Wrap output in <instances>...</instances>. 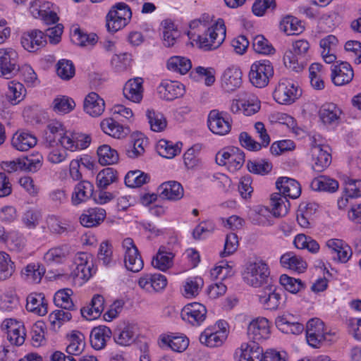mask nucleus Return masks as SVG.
I'll return each instance as SVG.
<instances>
[{
	"label": "nucleus",
	"instance_id": "cd10ccee",
	"mask_svg": "<svg viewBox=\"0 0 361 361\" xmlns=\"http://www.w3.org/2000/svg\"><path fill=\"white\" fill-rule=\"evenodd\" d=\"M276 188L283 197L296 199L301 193L300 183L294 179L287 177H280L276 182Z\"/></svg>",
	"mask_w": 361,
	"mask_h": 361
},
{
	"label": "nucleus",
	"instance_id": "a211bd4d",
	"mask_svg": "<svg viewBox=\"0 0 361 361\" xmlns=\"http://www.w3.org/2000/svg\"><path fill=\"white\" fill-rule=\"evenodd\" d=\"M207 309L199 302L186 305L181 311V318L192 324L200 326L206 319Z\"/></svg>",
	"mask_w": 361,
	"mask_h": 361
},
{
	"label": "nucleus",
	"instance_id": "ea45409f",
	"mask_svg": "<svg viewBox=\"0 0 361 361\" xmlns=\"http://www.w3.org/2000/svg\"><path fill=\"white\" fill-rule=\"evenodd\" d=\"M341 110L334 103L324 104L319 111V116L324 124H334L338 121Z\"/></svg>",
	"mask_w": 361,
	"mask_h": 361
},
{
	"label": "nucleus",
	"instance_id": "0e129e2a",
	"mask_svg": "<svg viewBox=\"0 0 361 361\" xmlns=\"http://www.w3.org/2000/svg\"><path fill=\"white\" fill-rule=\"evenodd\" d=\"M158 150L161 156L167 159H171L180 152V148L178 144L166 140H161L159 142Z\"/></svg>",
	"mask_w": 361,
	"mask_h": 361
},
{
	"label": "nucleus",
	"instance_id": "473e14b6",
	"mask_svg": "<svg viewBox=\"0 0 361 361\" xmlns=\"http://www.w3.org/2000/svg\"><path fill=\"white\" fill-rule=\"evenodd\" d=\"M112 336V331L110 328L106 326H99L92 329L90 333V343L95 350H102L106 345L108 340Z\"/></svg>",
	"mask_w": 361,
	"mask_h": 361
},
{
	"label": "nucleus",
	"instance_id": "de8ad7c7",
	"mask_svg": "<svg viewBox=\"0 0 361 361\" xmlns=\"http://www.w3.org/2000/svg\"><path fill=\"white\" fill-rule=\"evenodd\" d=\"M163 27V42L166 47H170L175 44L180 35L178 30L175 27L171 20H164L161 22Z\"/></svg>",
	"mask_w": 361,
	"mask_h": 361
},
{
	"label": "nucleus",
	"instance_id": "39448f33",
	"mask_svg": "<svg viewBox=\"0 0 361 361\" xmlns=\"http://www.w3.org/2000/svg\"><path fill=\"white\" fill-rule=\"evenodd\" d=\"M243 280L247 285L255 288L268 285L271 280L268 265L262 261L249 263L243 273Z\"/></svg>",
	"mask_w": 361,
	"mask_h": 361
},
{
	"label": "nucleus",
	"instance_id": "f704fd0d",
	"mask_svg": "<svg viewBox=\"0 0 361 361\" xmlns=\"http://www.w3.org/2000/svg\"><path fill=\"white\" fill-rule=\"evenodd\" d=\"M161 343L169 347L173 351L182 353L189 345L188 338L183 334H171L161 338Z\"/></svg>",
	"mask_w": 361,
	"mask_h": 361
},
{
	"label": "nucleus",
	"instance_id": "338daca9",
	"mask_svg": "<svg viewBox=\"0 0 361 361\" xmlns=\"http://www.w3.org/2000/svg\"><path fill=\"white\" fill-rule=\"evenodd\" d=\"M279 282L284 288L292 293H296L305 288V284L300 279L282 274L280 276Z\"/></svg>",
	"mask_w": 361,
	"mask_h": 361
},
{
	"label": "nucleus",
	"instance_id": "052dcab7",
	"mask_svg": "<svg viewBox=\"0 0 361 361\" xmlns=\"http://www.w3.org/2000/svg\"><path fill=\"white\" fill-rule=\"evenodd\" d=\"M75 106L73 99L67 96H59L53 101V109L59 114H68Z\"/></svg>",
	"mask_w": 361,
	"mask_h": 361
},
{
	"label": "nucleus",
	"instance_id": "9b49d317",
	"mask_svg": "<svg viewBox=\"0 0 361 361\" xmlns=\"http://www.w3.org/2000/svg\"><path fill=\"white\" fill-rule=\"evenodd\" d=\"M58 140L62 148L71 152L87 149L92 141L90 135L87 134L70 130H66Z\"/></svg>",
	"mask_w": 361,
	"mask_h": 361
},
{
	"label": "nucleus",
	"instance_id": "3c124183",
	"mask_svg": "<svg viewBox=\"0 0 361 361\" xmlns=\"http://www.w3.org/2000/svg\"><path fill=\"white\" fill-rule=\"evenodd\" d=\"M16 266L8 254L0 251V281L11 277L15 272Z\"/></svg>",
	"mask_w": 361,
	"mask_h": 361
},
{
	"label": "nucleus",
	"instance_id": "6e6552de",
	"mask_svg": "<svg viewBox=\"0 0 361 361\" xmlns=\"http://www.w3.org/2000/svg\"><path fill=\"white\" fill-rule=\"evenodd\" d=\"M225 321H218L216 324L206 328L200 336V342L209 348L221 346L228 336Z\"/></svg>",
	"mask_w": 361,
	"mask_h": 361
},
{
	"label": "nucleus",
	"instance_id": "6e6d98bb",
	"mask_svg": "<svg viewBox=\"0 0 361 361\" xmlns=\"http://www.w3.org/2000/svg\"><path fill=\"white\" fill-rule=\"evenodd\" d=\"M42 219L40 211L36 208H30L25 210L21 217L23 226L27 229H35Z\"/></svg>",
	"mask_w": 361,
	"mask_h": 361
},
{
	"label": "nucleus",
	"instance_id": "2f4dec72",
	"mask_svg": "<svg viewBox=\"0 0 361 361\" xmlns=\"http://www.w3.org/2000/svg\"><path fill=\"white\" fill-rule=\"evenodd\" d=\"M94 185L87 180H82L74 188L71 196L73 205H78L87 201L92 195Z\"/></svg>",
	"mask_w": 361,
	"mask_h": 361
},
{
	"label": "nucleus",
	"instance_id": "8fccbe9b",
	"mask_svg": "<svg viewBox=\"0 0 361 361\" xmlns=\"http://www.w3.org/2000/svg\"><path fill=\"white\" fill-rule=\"evenodd\" d=\"M99 162L102 165H111L118 162V154L117 151L108 145H103L97 149Z\"/></svg>",
	"mask_w": 361,
	"mask_h": 361
},
{
	"label": "nucleus",
	"instance_id": "7c9ffc66",
	"mask_svg": "<svg viewBox=\"0 0 361 361\" xmlns=\"http://www.w3.org/2000/svg\"><path fill=\"white\" fill-rule=\"evenodd\" d=\"M143 80L135 78L128 80L124 85L123 92L124 97L135 103H140L143 97Z\"/></svg>",
	"mask_w": 361,
	"mask_h": 361
},
{
	"label": "nucleus",
	"instance_id": "69168bd1",
	"mask_svg": "<svg viewBox=\"0 0 361 361\" xmlns=\"http://www.w3.org/2000/svg\"><path fill=\"white\" fill-rule=\"evenodd\" d=\"M252 48L255 52L261 54H274L275 49L263 35H257L252 39Z\"/></svg>",
	"mask_w": 361,
	"mask_h": 361
},
{
	"label": "nucleus",
	"instance_id": "bf43d9fd",
	"mask_svg": "<svg viewBox=\"0 0 361 361\" xmlns=\"http://www.w3.org/2000/svg\"><path fill=\"white\" fill-rule=\"evenodd\" d=\"M85 345V336L80 331H73L70 337V343L66 348L69 354L79 355L84 350Z\"/></svg>",
	"mask_w": 361,
	"mask_h": 361
},
{
	"label": "nucleus",
	"instance_id": "423d86ee",
	"mask_svg": "<svg viewBox=\"0 0 361 361\" xmlns=\"http://www.w3.org/2000/svg\"><path fill=\"white\" fill-rule=\"evenodd\" d=\"M302 95V90L298 82L291 79L280 80L274 92V98L281 104H291Z\"/></svg>",
	"mask_w": 361,
	"mask_h": 361
},
{
	"label": "nucleus",
	"instance_id": "4468645a",
	"mask_svg": "<svg viewBox=\"0 0 361 361\" xmlns=\"http://www.w3.org/2000/svg\"><path fill=\"white\" fill-rule=\"evenodd\" d=\"M209 130L214 134L224 135L228 133L231 128L229 116L227 113L219 110H212L207 118Z\"/></svg>",
	"mask_w": 361,
	"mask_h": 361
},
{
	"label": "nucleus",
	"instance_id": "a878e982",
	"mask_svg": "<svg viewBox=\"0 0 361 361\" xmlns=\"http://www.w3.org/2000/svg\"><path fill=\"white\" fill-rule=\"evenodd\" d=\"M26 310L38 316H44L48 312V302L42 293H31L26 299Z\"/></svg>",
	"mask_w": 361,
	"mask_h": 361
},
{
	"label": "nucleus",
	"instance_id": "774afa93",
	"mask_svg": "<svg viewBox=\"0 0 361 361\" xmlns=\"http://www.w3.org/2000/svg\"><path fill=\"white\" fill-rule=\"evenodd\" d=\"M116 171L112 168L102 170L97 176V185L99 188H106L116 180Z\"/></svg>",
	"mask_w": 361,
	"mask_h": 361
},
{
	"label": "nucleus",
	"instance_id": "f257e3e1",
	"mask_svg": "<svg viewBox=\"0 0 361 361\" xmlns=\"http://www.w3.org/2000/svg\"><path fill=\"white\" fill-rule=\"evenodd\" d=\"M226 26L222 19H218L209 25L205 32L199 35L197 44L204 51H211L219 48L226 38Z\"/></svg>",
	"mask_w": 361,
	"mask_h": 361
},
{
	"label": "nucleus",
	"instance_id": "f8f14e48",
	"mask_svg": "<svg viewBox=\"0 0 361 361\" xmlns=\"http://www.w3.org/2000/svg\"><path fill=\"white\" fill-rule=\"evenodd\" d=\"M124 255V264L132 272H139L144 267V262L138 249L130 238H127L122 243Z\"/></svg>",
	"mask_w": 361,
	"mask_h": 361
},
{
	"label": "nucleus",
	"instance_id": "9d476101",
	"mask_svg": "<svg viewBox=\"0 0 361 361\" xmlns=\"http://www.w3.org/2000/svg\"><path fill=\"white\" fill-rule=\"evenodd\" d=\"M216 162L220 166H226L231 172H235L243 166L245 154L238 147L224 148L216 154Z\"/></svg>",
	"mask_w": 361,
	"mask_h": 361
},
{
	"label": "nucleus",
	"instance_id": "c756f323",
	"mask_svg": "<svg viewBox=\"0 0 361 361\" xmlns=\"http://www.w3.org/2000/svg\"><path fill=\"white\" fill-rule=\"evenodd\" d=\"M84 111L92 117H98L104 111V100L96 92L89 93L84 100Z\"/></svg>",
	"mask_w": 361,
	"mask_h": 361
},
{
	"label": "nucleus",
	"instance_id": "680f3d73",
	"mask_svg": "<svg viewBox=\"0 0 361 361\" xmlns=\"http://www.w3.org/2000/svg\"><path fill=\"white\" fill-rule=\"evenodd\" d=\"M5 243L7 244L11 250L20 252L26 245V238L23 234L17 231H11L7 233Z\"/></svg>",
	"mask_w": 361,
	"mask_h": 361
},
{
	"label": "nucleus",
	"instance_id": "2eb2a0df",
	"mask_svg": "<svg viewBox=\"0 0 361 361\" xmlns=\"http://www.w3.org/2000/svg\"><path fill=\"white\" fill-rule=\"evenodd\" d=\"M138 335V328L133 323H123L117 326L112 333L114 342L123 347L130 346L133 344Z\"/></svg>",
	"mask_w": 361,
	"mask_h": 361
},
{
	"label": "nucleus",
	"instance_id": "7ed1b4c3",
	"mask_svg": "<svg viewBox=\"0 0 361 361\" xmlns=\"http://www.w3.org/2000/svg\"><path fill=\"white\" fill-rule=\"evenodd\" d=\"M306 338L310 345L319 348L324 343L334 341L336 334L328 330L320 319L313 318L307 323Z\"/></svg>",
	"mask_w": 361,
	"mask_h": 361
},
{
	"label": "nucleus",
	"instance_id": "1a4fd4ad",
	"mask_svg": "<svg viewBox=\"0 0 361 361\" xmlns=\"http://www.w3.org/2000/svg\"><path fill=\"white\" fill-rule=\"evenodd\" d=\"M274 75V67L268 60H259L254 62L250 67L249 79L256 87H266L270 78Z\"/></svg>",
	"mask_w": 361,
	"mask_h": 361
},
{
	"label": "nucleus",
	"instance_id": "72a5a7b5",
	"mask_svg": "<svg viewBox=\"0 0 361 361\" xmlns=\"http://www.w3.org/2000/svg\"><path fill=\"white\" fill-rule=\"evenodd\" d=\"M175 255L164 246H161L156 255L152 258V264L161 271H166L173 264Z\"/></svg>",
	"mask_w": 361,
	"mask_h": 361
},
{
	"label": "nucleus",
	"instance_id": "09e8293b",
	"mask_svg": "<svg viewBox=\"0 0 361 361\" xmlns=\"http://www.w3.org/2000/svg\"><path fill=\"white\" fill-rule=\"evenodd\" d=\"M73 290L70 288H64L58 290L54 296V304L62 309L68 311L74 310L75 305L71 296Z\"/></svg>",
	"mask_w": 361,
	"mask_h": 361
},
{
	"label": "nucleus",
	"instance_id": "49530a36",
	"mask_svg": "<svg viewBox=\"0 0 361 361\" xmlns=\"http://www.w3.org/2000/svg\"><path fill=\"white\" fill-rule=\"evenodd\" d=\"M204 286V281L201 277H190L187 279L183 285V295L187 298L196 297Z\"/></svg>",
	"mask_w": 361,
	"mask_h": 361
},
{
	"label": "nucleus",
	"instance_id": "f03ea898",
	"mask_svg": "<svg viewBox=\"0 0 361 361\" xmlns=\"http://www.w3.org/2000/svg\"><path fill=\"white\" fill-rule=\"evenodd\" d=\"M310 45L306 39H298L293 42L292 49L286 51L283 56L286 67L295 71H301L309 56Z\"/></svg>",
	"mask_w": 361,
	"mask_h": 361
},
{
	"label": "nucleus",
	"instance_id": "5fc2aeb1",
	"mask_svg": "<svg viewBox=\"0 0 361 361\" xmlns=\"http://www.w3.org/2000/svg\"><path fill=\"white\" fill-rule=\"evenodd\" d=\"M293 243L298 249H307L313 254L317 253L319 250V243L305 234H298L294 238Z\"/></svg>",
	"mask_w": 361,
	"mask_h": 361
},
{
	"label": "nucleus",
	"instance_id": "c9c22d12",
	"mask_svg": "<svg viewBox=\"0 0 361 361\" xmlns=\"http://www.w3.org/2000/svg\"><path fill=\"white\" fill-rule=\"evenodd\" d=\"M159 190L160 197L166 200H178L183 196V188L177 181L165 182L159 187Z\"/></svg>",
	"mask_w": 361,
	"mask_h": 361
},
{
	"label": "nucleus",
	"instance_id": "58836bf2",
	"mask_svg": "<svg viewBox=\"0 0 361 361\" xmlns=\"http://www.w3.org/2000/svg\"><path fill=\"white\" fill-rule=\"evenodd\" d=\"M280 263L283 267L298 273L303 272L307 268L305 261L291 252L283 254L280 258Z\"/></svg>",
	"mask_w": 361,
	"mask_h": 361
},
{
	"label": "nucleus",
	"instance_id": "b1692460",
	"mask_svg": "<svg viewBox=\"0 0 361 361\" xmlns=\"http://www.w3.org/2000/svg\"><path fill=\"white\" fill-rule=\"evenodd\" d=\"M47 43L44 34L39 30H32L24 32L21 37V44L23 48L30 51H36Z\"/></svg>",
	"mask_w": 361,
	"mask_h": 361
},
{
	"label": "nucleus",
	"instance_id": "13d9d810",
	"mask_svg": "<svg viewBox=\"0 0 361 361\" xmlns=\"http://www.w3.org/2000/svg\"><path fill=\"white\" fill-rule=\"evenodd\" d=\"M149 180V176L141 171H129L125 177V183L129 188L140 187Z\"/></svg>",
	"mask_w": 361,
	"mask_h": 361
},
{
	"label": "nucleus",
	"instance_id": "4c0bfd02",
	"mask_svg": "<svg viewBox=\"0 0 361 361\" xmlns=\"http://www.w3.org/2000/svg\"><path fill=\"white\" fill-rule=\"evenodd\" d=\"M106 216V211L102 208H93L88 209L81 214L80 224L87 228L97 226L100 224Z\"/></svg>",
	"mask_w": 361,
	"mask_h": 361
},
{
	"label": "nucleus",
	"instance_id": "5701e85b",
	"mask_svg": "<svg viewBox=\"0 0 361 361\" xmlns=\"http://www.w3.org/2000/svg\"><path fill=\"white\" fill-rule=\"evenodd\" d=\"M326 246L334 255V259L341 263H346L352 256L350 247L341 239H329L326 242Z\"/></svg>",
	"mask_w": 361,
	"mask_h": 361
},
{
	"label": "nucleus",
	"instance_id": "6ab92c4d",
	"mask_svg": "<svg viewBox=\"0 0 361 361\" xmlns=\"http://www.w3.org/2000/svg\"><path fill=\"white\" fill-rule=\"evenodd\" d=\"M328 146L314 144L311 147L312 169L317 172L326 169L331 162V155Z\"/></svg>",
	"mask_w": 361,
	"mask_h": 361
},
{
	"label": "nucleus",
	"instance_id": "0eeeda50",
	"mask_svg": "<svg viewBox=\"0 0 361 361\" xmlns=\"http://www.w3.org/2000/svg\"><path fill=\"white\" fill-rule=\"evenodd\" d=\"M131 16V11L127 4L123 2L116 4L106 15L108 30L116 32L123 28L129 23Z\"/></svg>",
	"mask_w": 361,
	"mask_h": 361
},
{
	"label": "nucleus",
	"instance_id": "e2e57ef3",
	"mask_svg": "<svg viewBox=\"0 0 361 361\" xmlns=\"http://www.w3.org/2000/svg\"><path fill=\"white\" fill-rule=\"evenodd\" d=\"M282 25L284 32L288 35H295L302 33L304 27L301 22L296 18L293 16H287L282 20Z\"/></svg>",
	"mask_w": 361,
	"mask_h": 361
},
{
	"label": "nucleus",
	"instance_id": "412c9836",
	"mask_svg": "<svg viewBox=\"0 0 361 361\" xmlns=\"http://www.w3.org/2000/svg\"><path fill=\"white\" fill-rule=\"evenodd\" d=\"M238 361H262L263 349L255 342L243 343L235 350Z\"/></svg>",
	"mask_w": 361,
	"mask_h": 361
},
{
	"label": "nucleus",
	"instance_id": "dca6fc26",
	"mask_svg": "<svg viewBox=\"0 0 361 361\" xmlns=\"http://www.w3.org/2000/svg\"><path fill=\"white\" fill-rule=\"evenodd\" d=\"M1 329L6 331L7 339L12 345H21L25 342L26 334L22 322L13 319H5Z\"/></svg>",
	"mask_w": 361,
	"mask_h": 361
},
{
	"label": "nucleus",
	"instance_id": "20e7f679",
	"mask_svg": "<svg viewBox=\"0 0 361 361\" xmlns=\"http://www.w3.org/2000/svg\"><path fill=\"white\" fill-rule=\"evenodd\" d=\"M92 255L86 252H78L73 258L69 276L75 283L82 285L92 276Z\"/></svg>",
	"mask_w": 361,
	"mask_h": 361
},
{
	"label": "nucleus",
	"instance_id": "bb28decb",
	"mask_svg": "<svg viewBox=\"0 0 361 361\" xmlns=\"http://www.w3.org/2000/svg\"><path fill=\"white\" fill-rule=\"evenodd\" d=\"M354 72L351 66L347 62H342L334 66L331 69V80L337 86L349 83L353 78Z\"/></svg>",
	"mask_w": 361,
	"mask_h": 361
},
{
	"label": "nucleus",
	"instance_id": "c03bdc74",
	"mask_svg": "<svg viewBox=\"0 0 361 361\" xmlns=\"http://www.w3.org/2000/svg\"><path fill=\"white\" fill-rule=\"evenodd\" d=\"M45 274V269L39 264L30 263L21 271L22 277L30 283H38Z\"/></svg>",
	"mask_w": 361,
	"mask_h": 361
},
{
	"label": "nucleus",
	"instance_id": "a19ab883",
	"mask_svg": "<svg viewBox=\"0 0 361 361\" xmlns=\"http://www.w3.org/2000/svg\"><path fill=\"white\" fill-rule=\"evenodd\" d=\"M12 145L19 151H27L37 144L36 137L27 132L16 133L13 135Z\"/></svg>",
	"mask_w": 361,
	"mask_h": 361
},
{
	"label": "nucleus",
	"instance_id": "393cba45",
	"mask_svg": "<svg viewBox=\"0 0 361 361\" xmlns=\"http://www.w3.org/2000/svg\"><path fill=\"white\" fill-rule=\"evenodd\" d=\"M157 90L161 98L166 101H173L184 94L185 87L177 81L164 80L159 85Z\"/></svg>",
	"mask_w": 361,
	"mask_h": 361
},
{
	"label": "nucleus",
	"instance_id": "4d7b16f0",
	"mask_svg": "<svg viewBox=\"0 0 361 361\" xmlns=\"http://www.w3.org/2000/svg\"><path fill=\"white\" fill-rule=\"evenodd\" d=\"M25 88L22 83L16 81L8 82L6 97L13 104H16L21 101L25 96Z\"/></svg>",
	"mask_w": 361,
	"mask_h": 361
},
{
	"label": "nucleus",
	"instance_id": "79ce46f5",
	"mask_svg": "<svg viewBox=\"0 0 361 361\" xmlns=\"http://www.w3.org/2000/svg\"><path fill=\"white\" fill-rule=\"evenodd\" d=\"M311 188L315 191L334 192L338 189V182L325 176L315 178L311 182Z\"/></svg>",
	"mask_w": 361,
	"mask_h": 361
},
{
	"label": "nucleus",
	"instance_id": "aec40b11",
	"mask_svg": "<svg viewBox=\"0 0 361 361\" xmlns=\"http://www.w3.org/2000/svg\"><path fill=\"white\" fill-rule=\"evenodd\" d=\"M259 301L266 310H276L281 303L282 297L276 288L271 283H269L258 294Z\"/></svg>",
	"mask_w": 361,
	"mask_h": 361
},
{
	"label": "nucleus",
	"instance_id": "ddd939ff",
	"mask_svg": "<svg viewBox=\"0 0 361 361\" xmlns=\"http://www.w3.org/2000/svg\"><path fill=\"white\" fill-rule=\"evenodd\" d=\"M18 54L11 48L0 49V77L9 78L18 69Z\"/></svg>",
	"mask_w": 361,
	"mask_h": 361
},
{
	"label": "nucleus",
	"instance_id": "864d4df0",
	"mask_svg": "<svg viewBox=\"0 0 361 361\" xmlns=\"http://www.w3.org/2000/svg\"><path fill=\"white\" fill-rule=\"evenodd\" d=\"M100 126L103 132L113 137L121 138L124 136L123 127L118 123L114 118L104 119Z\"/></svg>",
	"mask_w": 361,
	"mask_h": 361
},
{
	"label": "nucleus",
	"instance_id": "c85d7f7f",
	"mask_svg": "<svg viewBox=\"0 0 361 361\" xmlns=\"http://www.w3.org/2000/svg\"><path fill=\"white\" fill-rule=\"evenodd\" d=\"M71 253V246L63 244L49 249L44 254V259L49 264H62L66 261Z\"/></svg>",
	"mask_w": 361,
	"mask_h": 361
},
{
	"label": "nucleus",
	"instance_id": "37998d69",
	"mask_svg": "<svg viewBox=\"0 0 361 361\" xmlns=\"http://www.w3.org/2000/svg\"><path fill=\"white\" fill-rule=\"evenodd\" d=\"M166 66L171 71L185 75L191 69L192 63L186 57L173 56L168 59Z\"/></svg>",
	"mask_w": 361,
	"mask_h": 361
},
{
	"label": "nucleus",
	"instance_id": "e433bc0d",
	"mask_svg": "<svg viewBox=\"0 0 361 361\" xmlns=\"http://www.w3.org/2000/svg\"><path fill=\"white\" fill-rule=\"evenodd\" d=\"M104 307V299L101 295H94L90 304L81 309V314L87 320L97 319L102 314Z\"/></svg>",
	"mask_w": 361,
	"mask_h": 361
},
{
	"label": "nucleus",
	"instance_id": "603ef678",
	"mask_svg": "<svg viewBox=\"0 0 361 361\" xmlns=\"http://www.w3.org/2000/svg\"><path fill=\"white\" fill-rule=\"evenodd\" d=\"M146 116L152 130L161 132L166 128L167 122L161 113L155 111L154 109H147Z\"/></svg>",
	"mask_w": 361,
	"mask_h": 361
},
{
	"label": "nucleus",
	"instance_id": "a18cd8bd",
	"mask_svg": "<svg viewBox=\"0 0 361 361\" xmlns=\"http://www.w3.org/2000/svg\"><path fill=\"white\" fill-rule=\"evenodd\" d=\"M271 212L274 216H283L288 214L290 202L280 193H274L271 196Z\"/></svg>",
	"mask_w": 361,
	"mask_h": 361
},
{
	"label": "nucleus",
	"instance_id": "4be33fe9",
	"mask_svg": "<svg viewBox=\"0 0 361 361\" xmlns=\"http://www.w3.org/2000/svg\"><path fill=\"white\" fill-rule=\"evenodd\" d=\"M221 87L228 92H233L242 85V71L237 66L228 67L221 78Z\"/></svg>",
	"mask_w": 361,
	"mask_h": 361
},
{
	"label": "nucleus",
	"instance_id": "f3484780",
	"mask_svg": "<svg viewBox=\"0 0 361 361\" xmlns=\"http://www.w3.org/2000/svg\"><path fill=\"white\" fill-rule=\"evenodd\" d=\"M247 334L252 342L257 343L267 339L271 334V324L265 317L253 319L247 327Z\"/></svg>",
	"mask_w": 361,
	"mask_h": 361
}]
</instances>
